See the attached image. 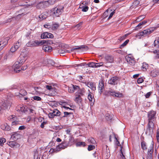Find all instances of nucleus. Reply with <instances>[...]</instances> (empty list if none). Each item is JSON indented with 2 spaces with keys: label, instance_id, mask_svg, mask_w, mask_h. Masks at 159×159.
I'll list each match as a JSON object with an SVG mask.
<instances>
[{
  "label": "nucleus",
  "instance_id": "obj_1",
  "mask_svg": "<svg viewBox=\"0 0 159 159\" xmlns=\"http://www.w3.org/2000/svg\"><path fill=\"white\" fill-rule=\"evenodd\" d=\"M53 41L50 40H30L26 44L28 47H36L41 46L43 44L50 45L53 44Z\"/></svg>",
  "mask_w": 159,
  "mask_h": 159
},
{
  "label": "nucleus",
  "instance_id": "obj_2",
  "mask_svg": "<svg viewBox=\"0 0 159 159\" xmlns=\"http://www.w3.org/2000/svg\"><path fill=\"white\" fill-rule=\"evenodd\" d=\"M154 126V123L153 122H148L147 128L145 133L148 135H152L153 134V128Z\"/></svg>",
  "mask_w": 159,
  "mask_h": 159
},
{
  "label": "nucleus",
  "instance_id": "obj_3",
  "mask_svg": "<svg viewBox=\"0 0 159 159\" xmlns=\"http://www.w3.org/2000/svg\"><path fill=\"white\" fill-rule=\"evenodd\" d=\"M63 7L61 8H59L55 7L51 10V14L53 17H58L60 15L63 11Z\"/></svg>",
  "mask_w": 159,
  "mask_h": 159
},
{
  "label": "nucleus",
  "instance_id": "obj_4",
  "mask_svg": "<svg viewBox=\"0 0 159 159\" xmlns=\"http://www.w3.org/2000/svg\"><path fill=\"white\" fill-rule=\"evenodd\" d=\"M23 63L18 60L16 61L12 66V68L14 72L16 73H19L20 71V68Z\"/></svg>",
  "mask_w": 159,
  "mask_h": 159
},
{
  "label": "nucleus",
  "instance_id": "obj_5",
  "mask_svg": "<svg viewBox=\"0 0 159 159\" xmlns=\"http://www.w3.org/2000/svg\"><path fill=\"white\" fill-rule=\"evenodd\" d=\"M81 49H84L86 50H88L89 48L86 45H82L80 46H75V47L72 48L70 51L65 49V52L70 53V52H73L75 50Z\"/></svg>",
  "mask_w": 159,
  "mask_h": 159
},
{
  "label": "nucleus",
  "instance_id": "obj_6",
  "mask_svg": "<svg viewBox=\"0 0 159 159\" xmlns=\"http://www.w3.org/2000/svg\"><path fill=\"white\" fill-rule=\"evenodd\" d=\"M156 112L154 111H151L148 114V122H153L156 119L155 115Z\"/></svg>",
  "mask_w": 159,
  "mask_h": 159
},
{
  "label": "nucleus",
  "instance_id": "obj_7",
  "mask_svg": "<svg viewBox=\"0 0 159 159\" xmlns=\"http://www.w3.org/2000/svg\"><path fill=\"white\" fill-rule=\"evenodd\" d=\"M8 40L9 38L7 37L2 39L0 41V50H2L7 44Z\"/></svg>",
  "mask_w": 159,
  "mask_h": 159
},
{
  "label": "nucleus",
  "instance_id": "obj_8",
  "mask_svg": "<svg viewBox=\"0 0 159 159\" xmlns=\"http://www.w3.org/2000/svg\"><path fill=\"white\" fill-rule=\"evenodd\" d=\"M62 143V142L61 144L57 145L56 148L53 149L51 148L49 152H57L61 150V149H64L65 148H64V145H63Z\"/></svg>",
  "mask_w": 159,
  "mask_h": 159
},
{
  "label": "nucleus",
  "instance_id": "obj_9",
  "mask_svg": "<svg viewBox=\"0 0 159 159\" xmlns=\"http://www.w3.org/2000/svg\"><path fill=\"white\" fill-rule=\"evenodd\" d=\"M120 80V78L116 76H114L108 81V83L109 84L115 85L117 84L118 81H119Z\"/></svg>",
  "mask_w": 159,
  "mask_h": 159
},
{
  "label": "nucleus",
  "instance_id": "obj_10",
  "mask_svg": "<svg viewBox=\"0 0 159 159\" xmlns=\"http://www.w3.org/2000/svg\"><path fill=\"white\" fill-rule=\"evenodd\" d=\"M104 80L102 79H101L99 81V85L98 86L99 93H101L102 92V90L104 89Z\"/></svg>",
  "mask_w": 159,
  "mask_h": 159
},
{
  "label": "nucleus",
  "instance_id": "obj_11",
  "mask_svg": "<svg viewBox=\"0 0 159 159\" xmlns=\"http://www.w3.org/2000/svg\"><path fill=\"white\" fill-rule=\"evenodd\" d=\"M21 135L19 134L17 132H13L11 135V138L14 140L16 141L21 138Z\"/></svg>",
  "mask_w": 159,
  "mask_h": 159
},
{
  "label": "nucleus",
  "instance_id": "obj_12",
  "mask_svg": "<svg viewBox=\"0 0 159 159\" xmlns=\"http://www.w3.org/2000/svg\"><path fill=\"white\" fill-rule=\"evenodd\" d=\"M104 58L106 63H112L114 61V57L111 56L107 55L105 56Z\"/></svg>",
  "mask_w": 159,
  "mask_h": 159
},
{
  "label": "nucleus",
  "instance_id": "obj_13",
  "mask_svg": "<svg viewBox=\"0 0 159 159\" xmlns=\"http://www.w3.org/2000/svg\"><path fill=\"white\" fill-rule=\"evenodd\" d=\"M0 105L2 106V109H5L8 108L10 107V104L8 103L7 101L5 102L4 100V101H2L1 102H0Z\"/></svg>",
  "mask_w": 159,
  "mask_h": 159
},
{
  "label": "nucleus",
  "instance_id": "obj_14",
  "mask_svg": "<svg viewBox=\"0 0 159 159\" xmlns=\"http://www.w3.org/2000/svg\"><path fill=\"white\" fill-rule=\"evenodd\" d=\"M44 44V45L43 46V50H44L45 52H51L52 50V47L46 44Z\"/></svg>",
  "mask_w": 159,
  "mask_h": 159
},
{
  "label": "nucleus",
  "instance_id": "obj_15",
  "mask_svg": "<svg viewBox=\"0 0 159 159\" xmlns=\"http://www.w3.org/2000/svg\"><path fill=\"white\" fill-rule=\"evenodd\" d=\"M28 58L27 55L26 54L23 55V54H21L19 58V60L22 63H24Z\"/></svg>",
  "mask_w": 159,
  "mask_h": 159
},
{
  "label": "nucleus",
  "instance_id": "obj_16",
  "mask_svg": "<svg viewBox=\"0 0 159 159\" xmlns=\"http://www.w3.org/2000/svg\"><path fill=\"white\" fill-rule=\"evenodd\" d=\"M16 110L20 112V111L24 113H25L26 112L28 111V109L27 107L25 106H23L22 107H20V109H18Z\"/></svg>",
  "mask_w": 159,
  "mask_h": 159
},
{
  "label": "nucleus",
  "instance_id": "obj_17",
  "mask_svg": "<svg viewBox=\"0 0 159 159\" xmlns=\"http://www.w3.org/2000/svg\"><path fill=\"white\" fill-rule=\"evenodd\" d=\"M86 85L93 90H96V87L94 84L92 82H87L86 83Z\"/></svg>",
  "mask_w": 159,
  "mask_h": 159
},
{
  "label": "nucleus",
  "instance_id": "obj_18",
  "mask_svg": "<svg viewBox=\"0 0 159 159\" xmlns=\"http://www.w3.org/2000/svg\"><path fill=\"white\" fill-rule=\"evenodd\" d=\"M159 74V73L157 70L153 69L151 71L150 75L151 76L153 77L157 76Z\"/></svg>",
  "mask_w": 159,
  "mask_h": 159
},
{
  "label": "nucleus",
  "instance_id": "obj_19",
  "mask_svg": "<svg viewBox=\"0 0 159 159\" xmlns=\"http://www.w3.org/2000/svg\"><path fill=\"white\" fill-rule=\"evenodd\" d=\"M105 118L108 121L111 122L113 118V115L107 113L105 115Z\"/></svg>",
  "mask_w": 159,
  "mask_h": 159
},
{
  "label": "nucleus",
  "instance_id": "obj_20",
  "mask_svg": "<svg viewBox=\"0 0 159 159\" xmlns=\"http://www.w3.org/2000/svg\"><path fill=\"white\" fill-rule=\"evenodd\" d=\"M78 92L76 93H75L76 94L80 95V96H83L84 95V94L85 93V90L84 88H82V89H80H80L78 91Z\"/></svg>",
  "mask_w": 159,
  "mask_h": 159
},
{
  "label": "nucleus",
  "instance_id": "obj_21",
  "mask_svg": "<svg viewBox=\"0 0 159 159\" xmlns=\"http://www.w3.org/2000/svg\"><path fill=\"white\" fill-rule=\"evenodd\" d=\"M75 101L77 103H80L82 100V98H81V96L80 95H77V94H75Z\"/></svg>",
  "mask_w": 159,
  "mask_h": 159
},
{
  "label": "nucleus",
  "instance_id": "obj_22",
  "mask_svg": "<svg viewBox=\"0 0 159 159\" xmlns=\"http://www.w3.org/2000/svg\"><path fill=\"white\" fill-rule=\"evenodd\" d=\"M147 21L146 20H144L142 21L141 22L139 23V24L136 27L134 30H138V28L140 29L141 28L140 27L141 26L143 25H145L147 23Z\"/></svg>",
  "mask_w": 159,
  "mask_h": 159
},
{
  "label": "nucleus",
  "instance_id": "obj_23",
  "mask_svg": "<svg viewBox=\"0 0 159 159\" xmlns=\"http://www.w3.org/2000/svg\"><path fill=\"white\" fill-rule=\"evenodd\" d=\"M7 144L8 145H9L10 147L11 148H13L14 147L16 146L19 144L16 142L15 141H10L7 143Z\"/></svg>",
  "mask_w": 159,
  "mask_h": 159
},
{
  "label": "nucleus",
  "instance_id": "obj_24",
  "mask_svg": "<svg viewBox=\"0 0 159 159\" xmlns=\"http://www.w3.org/2000/svg\"><path fill=\"white\" fill-rule=\"evenodd\" d=\"M41 5V6H43V7L45 8L49 6L48 2L47 1L44 2H40L38 4V5Z\"/></svg>",
  "mask_w": 159,
  "mask_h": 159
},
{
  "label": "nucleus",
  "instance_id": "obj_25",
  "mask_svg": "<svg viewBox=\"0 0 159 159\" xmlns=\"http://www.w3.org/2000/svg\"><path fill=\"white\" fill-rule=\"evenodd\" d=\"M47 14L46 12L43 13L39 16V18L41 20H44L47 17Z\"/></svg>",
  "mask_w": 159,
  "mask_h": 159
},
{
  "label": "nucleus",
  "instance_id": "obj_26",
  "mask_svg": "<svg viewBox=\"0 0 159 159\" xmlns=\"http://www.w3.org/2000/svg\"><path fill=\"white\" fill-rule=\"evenodd\" d=\"M64 114L63 116L66 117L67 118L70 116L72 117L74 116L73 113L72 112L65 111L64 112Z\"/></svg>",
  "mask_w": 159,
  "mask_h": 159
},
{
  "label": "nucleus",
  "instance_id": "obj_27",
  "mask_svg": "<svg viewBox=\"0 0 159 159\" xmlns=\"http://www.w3.org/2000/svg\"><path fill=\"white\" fill-rule=\"evenodd\" d=\"M141 147L142 149L143 150H147V145L146 143L143 141L141 143Z\"/></svg>",
  "mask_w": 159,
  "mask_h": 159
},
{
  "label": "nucleus",
  "instance_id": "obj_28",
  "mask_svg": "<svg viewBox=\"0 0 159 159\" xmlns=\"http://www.w3.org/2000/svg\"><path fill=\"white\" fill-rule=\"evenodd\" d=\"M51 111H54V115H55V116H61V112L57 109H55L52 110H51Z\"/></svg>",
  "mask_w": 159,
  "mask_h": 159
},
{
  "label": "nucleus",
  "instance_id": "obj_29",
  "mask_svg": "<svg viewBox=\"0 0 159 159\" xmlns=\"http://www.w3.org/2000/svg\"><path fill=\"white\" fill-rule=\"evenodd\" d=\"M74 141V137L71 135L69 137V140L68 143L70 146H71L73 144Z\"/></svg>",
  "mask_w": 159,
  "mask_h": 159
},
{
  "label": "nucleus",
  "instance_id": "obj_30",
  "mask_svg": "<svg viewBox=\"0 0 159 159\" xmlns=\"http://www.w3.org/2000/svg\"><path fill=\"white\" fill-rule=\"evenodd\" d=\"M106 92L107 93V94L113 97H115L116 93L112 89H110L109 90H108Z\"/></svg>",
  "mask_w": 159,
  "mask_h": 159
},
{
  "label": "nucleus",
  "instance_id": "obj_31",
  "mask_svg": "<svg viewBox=\"0 0 159 159\" xmlns=\"http://www.w3.org/2000/svg\"><path fill=\"white\" fill-rule=\"evenodd\" d=\"M86 145V144L84 142H78L76 144L77 147H84Z\"/></svg>",
  "mask_w": 159,
  "mask_h": 159
},
{
  "label": "nucleus",
  "instance_id": "obj_32",
  "mask_svg": "<svg viewBox=\"0 0 159 159\" xmlns=\"http://www.w3.org/2000/svg\"><path fill=\"white\" fill-rule=\"evenodd\" d=\"M147 34L148 35L147 33L146 30H143V31H142L139 33H138V34L136 35L137 36H142L144 35Z\"/></svg>",
  "mask_w": 159,
  "mask_h": 159
},
{
  "label": "nucleus",
  "instance_id": "obj_33",
  "mask_svg": "<svg viewBox=\"0 0 159 159\" xmlns=\"http://www.w3.org/2000/svg\"><path fill=\"white\" fill-rule=\"evenodd\" d=\"M20 92L21 97L24 96L27 94V92L24 89H20Z\"/></svg>",
  "mask_w": 159,
  "mask_h": 159
},
{
  "label": "nucleus",
  "instance_id": "obj_34",
  "mask_svg": "<svg viewBox=\"0 0 159 159\" xmlns=\"http://www.w3.org/2000/svg\"><path fill=\"white\" fill-rule=\"evenodd\" d=\"M155 29L156 28L152 27L150 28L149 29H146V30L147 33L148 35H149L152 33L153 31L155 30Z\"/></svg>",
  "mask_w": 159,
  "mask_h": 159
},
{
  "label": "nucleus",
  "instance_id": "obj_35",
  "mask_svg": "<svg viewBox=\"0 0 159 159\" xmlns=\"http://www.w3.org/2000/svg\"><path fill=\"white\" fill-rule=\"evenodd\" d=\"M154 151V144L152 143L148 150V152L152 153Z\"/></svg>",
  "mask_w": 159,
  "mask_h": 159
},
{
  "label": "nucleus",
  "instance_id": "obj_36",
  "mask_svg": "<svg viewBox=\"0 0 159 159\" xmlns=\"http://www.w3.org/2000/svg\"><path fill=\"white\" fill-rule=\"evenodd\" d=\"M59 26V24L57 23H55L54 24H52L51 27L52 29L53 30H56L58 28Z\"/></svg>",
  "mask_w": 159,
  "mask_h": 159
},
{
  "label": "nucleus",
  "instance_id": "obj_37",
  "mask_svg": "<svg viewBox=\"0 0 159 159\" xmlns=\"http://www.w3.org/2000/svg\"><path fill=\"white\" fill-rule=\"evenodd\" d=\"M148 65L146 63H143V65L142 66V68H143V71H146V70L147 69H148Z\"/></svg>",
  "mask_w": 159,
  "mask_h": 159
},
{
  "label": "nucleus",
  "instance_id": "obj_38",
  "mask_svg": "<svg viewBox=\"0 0 159 159\" xmlns=\"http://www.w3.org/2000/svg\"><path fill=\"white\" fill-rule=\"evenodd\" d=\"M145 15H141L140 16H139V17H138L137 19L136 20L137 22H139L143 19L144 18H145Z\"/></svg>",
  "mask_w": 159,
  "mask_h": 159
},
{
  "label": "nucleus",
  "instance_id": "obj_39",
  "mask_svg": "<svg viewBox=\"0 0 159 159\" xmlns=\"http://www.w3.org/2000/svg\"><path fill=\"white\" fill-rule=\"evenodd\" d=\"M129 42V39L126 40L123 43L120 45V48H122L125 46Z\"/></svg>",
  "mask_w": 159,
  "mask_h": 159
},
{
  "label": "nucleus",
  "instance_id": "obj_40",
  "mask_svg": "<svg viewBox=\"0 0 159 159\" xmlns=\"http://www.w3.org/2000/svg\"><path fill=\"white\" fill-rule=\"evenodd\" d=\"M47 32H44L41 34V38L42 39L48 38Z\"/></svg>",
  "mask_w": 159,
  "mask_h": 159
},
{
  "label": "nucleus",
  "instance_id": "obj_41",
  "mask_svg": "<svg viewBox=\"0 0 159 159\" xmlns=\"http://www.w3.org/2000/svg\"><path fill=\"white\" fill-rule=\"evenodd\" d=\"M86 64V66H88L89 67L93 68L95 67V66H96L95 63L93 62H89Z\"/></svg>",
  "mask_w": 159,
  "mask_h": 159
},
{
  "label": "nucleus",
  "instance_id": "obj_42",
  "mask_svg": "<svg viewBox=\"0 0 159 159\" xmlns=\"http://www.w3.org/2000/svg\"><path fill=\"white\" fill-rule=\"evenodd\" d=\"M147 159H152L153 153L147 152V156H146Z\"/></svg>",
  "mask_w": 159,
  "mask_h": 159
},
{
  "label": "nucleus",
  "instance_id": "obj_43",
  "mask_svg": "<svg viewBox=\"0 0 159 159\" xmlns=\"http://www.w3.org/2000/svg\"><path fill=\"white\" fill-rule=\"evenodd\" d=\"M68 91L70 93H73L74 92V89L73 88L72 84H71V86L69 87Z\"/></svg>",
  "mask_w": 159,
  "mask_h": 159
},
{
  "label": "nucleus",
  "instance_id": "obj_44",
  "mask_svg": "<svg viewBox=\"0 0 159 159\" xmlns=\"http://www.w3.org/2000/svg\"><path fill=\"white\" fill-rule=\"evenodd\" d=\"M52 112L49 113L48 115V116L50 118H53L55 116V115H54V111H52Z\"/></svg>",
  "mask_w": 159,
  "mask_h": 159
},
{
  "label": "nucleus",
  "instance_id": "obj_45",
  "mask_svg": "<svg viewBox=\"0 0 159 159\" xmlns=\"http://www.w3.org/2000/svg\"><path fill=\"white\" fill-rule=\"evenodd\" d=\"M115 138L116 140V144L118 146H121L120 144V143L117 139V138L116 136V135H115Z\"/></svg>",
  "mask_w": 159,
  "mask_h": 159
},
{
  "label": "nucleus",
  "instance_id": "obj_46",
  "mask_svg": "<svg viewBox=\"0 0 159 159\" xmlns=\"http://www.w3.org/2000/svg\"><path fill=\"white\" fill-rule=\"evenodd\" d=\"M125 34V35L123 36L122 37H120V38L119 39V40H120V41H121L122 40H124L125 39L127 36L129 34Z\"/></svg>",
  "mask_w": 159,
  "mask_h": 159
},
{
  "label": "nucleus",
  "instance_id": "obj_47",
  "mask_svg": "<svg viewBox=\"0 0 159 159\" xmlns=\"http://www.w3.org/2000/svg\"><path fill=\"white\" fill-rule=\"evenodd\" d=\"M6 141V139L4 138H0V145L2 146L3 144V143Z\"/></svg>",
  "mask_w": 159,
  "mask_h": 159
},
{
  "label": "nucleus",
  "instance_id": "obj_48",
  "mask_svg": "<svg viewBox=\"0 0 159 159\" xmlns=\"http://www.w3.org/2000/svg\"><path fill=\"white\" fill-rule=\"evenodd\" d=\"M89 142L91 143L92 144H94L96 142L94 139L93 138H90L88 140Z\"/></svg>",
  "mask_w": 159,
  "mask_h": 159
},
{
  "label": "nucleus",
  "instance_id": "obj_49",
  "mask_svg": "<svg viewBox=\"0 0 159 159\" xmlns=\"http://www.w3.org/2000/svg\"><path fill=\"white\" fill-rule=\"evenodd\" d=\"M95 148V146L94 145H89L88 146V150L89 151L92 150Z\"/></svg>",
  "mask_w": 159,
  "mask_h": 159
},
{
  "label": "nucleus",
  "instance_id": "obj_50",
  "mask_svg": "<svg viewBox=\"0 0 159 159\" xmlns=\"http://www.w3.org/2000/svg\"><path fill=\"white\" fill-rule=\"evenodd\" d=\"M122 95L123 94L122 93H120V92H118L116 93L115 97H116L117 98H121L122 97Z\"/></svg>",
  "mask_w": 159,
  "mask_h": 159
},
{
  "label": "nucleus",
  "instance_id": "obj_51",
  "mask_svg": "<svg viewBox=\"0 0 159 159\" xmlns=\"http://www.w3.org/2000/svg\"><path fill=\"white\" fill-rule=\"evenodd\" d=\"M62 144L64 145V148H66L68 146H70L68 144V143H67L65 140H64L62 142Z\"/></svg>",
  "mask_w": 159,
  "mask_h": 159
},
{
  "label": "nucleus",
  "instance_id": "obj_52",
  "mask_svg": "<svg viewBox=\"0 0 159 159\" xmlns=\"http://www.w3.org/2000/svg\"><path fill=\"white\" fill-rule=\"evenodd\" d=\"M21 87L18 85H14L12 86L11 87V88L12 89H17L19 90L20 89Z\"/></svg>",
  "mask_w": 159,
  "mask_h": 159
},
{
  "label": "nucleus",
  "instance_id": "obj_53",
  "mask_svg": "<svg viewBox=\"0 0 159 159\" xmlns=\"http://www.w3.org/2000/svg\"><path fill=\"white\" fill-rule=\"evenodd\" d=\"M52 102H51L49 104V105L50 106H51L52 107L55 106L56 107V104L57 105V104L58 103L56 101H52Z\"/></svg>",
  "mask_w": 159,
  "mask_h": 159
},
{
  "label": "nucleus",
  "instance_id": "obj_54",
  "mask_svg": "<svg viewBox=\"0 0 159 159\" xmlns=\"http://www.w3.org/2000/svg\"><path fill=\"white\" fill-rule=\"evenodd\" d=\"M73 88L74 89V91H77L80 89V87L77 85H74L73 84Z\"/></svg>",
  "mask_w": 159,
  "mask_h": 159
},
{
  "label": "nucleus",
  "instance_id": "obj_55",
  "mask_svg": "<svg viewBox=\"0 0 159 159\" xmlns=\"http://www.w3.org/2000/svg\"><path fill=\"white\" fill-rule=\"evenodd\" d=\"M156 138L157 142L159 143V129L157 130Z\"/></svg>",
  "mask_w": 159,
  "mask_h": 159
},
{
  "label": "nucleus",
  "instance_id": "obj_56",
  "mask_svg": "<svg viewBox=\"0 0 159 159\" xmlns=\"http://www.w3.org/2000/svg\"><path fill=\"white\" fill-rule=\"evenodd\" d=\"M33 98L35 100L41 101V98L39 96H35Z\"/></svg>",
  "mask_w": 159,
  "mask_h": 159
},
{
  "label": "nucleus",
  "instance_id": "obj_57",
  "mask_svg": "<svg viewBox=\"0 0 159 159\" xmlns=\"http://www.w3.org/2000/svg\"><path fill=\"white\" fill-rule=\"evenodd\" d=\"M88 98L90 102H93V100H94L92 98V96L90 94H89L88 95ZM94 100H93V102Z\"/></svg>",
  "mask_w": 159,
  "mask_h": 159
},
{
  "label": "nucleus",
  "instance_id": "obj_58",
  "mask_svg": "<svg viewBox=\"0 0 159 159\" xmlns=\"http://www.w3.org/2000/svg\"><path fill=\"white\" fill-rule=\"evenodd\" d=\"M83 23V22H81L79 23L78 24H77L75 26V27H76L78 29L80 28V27H81V26L82 25Z\"/></svg>",
  "mask_w": 159,
  "mask_h": 159
},
{
  "label": "nucleus",
  "instance_id": "obj_59",
  "mask_svg": "<svg viewBox=\"0 0 159 159\" xmlns=\"http://www.w3.org/2000/svg\"><path fill=\"white\" fill-rule=\"evenodd\" d=\"M47 1L48 2L49 6L53 5L55 3V2L54 0H48Z\"/></svg>",
  "mask_w": 159,
  "mask_h": 159
},
{
  "label": "nucleus",
  "instance_id": "obj_60",
  "mask_svg": "<svg viewBox=\"0 0 159 159\" xmlns=\"http://www.w3.org/2000/svg\"><path fill=\"white\" fill-rule=\"evenodd\" d=\"M89 7L88 6H84L83 8L82 9V11L83 12H86L87 11Z\"/></svg>",
  "mask_w": 159,
  "mask_h": 159
},
{
  "label": "nucleus",
  "instance_id": "obj_61",
  "mask_svg": "<svg viewBox=\"0 0 159 159\" xmlns=\"http://www.w3.org/2000/svg\"><path fill=\"white\" fill-rule=\"evenodd\" d=\"M47 34L48 36V38H53L54 37V36L51 33L48 32Z\"/></svg>",
  "mask_w": 159,
  "mask_h": 159
},
{
  "label": "nucleus",
  "instance_id": "obj_62",
  "mask_svg": "<svg viewBox=\"0 0 159 159\" xmlns=\"http://www.w3.org/2000/svg\"><path fill=\"white\" fill-rule=\"evenodd\" d=\"M143 79L141 77L138 79L137 80V82L138 84H140L143 82Z\"/></svg>",
  "mask_w": 159,
  "mask_h": 159
},
{
  "label": "nucleus",
  "instance_id": "obj_63",
  "mask_svg": "<svg viewBox=\"0 0 159 159\" xmlns=\"http://www.w3.org/2000/svg\"><path fill=\"white\" fill-rule=\"evenodd\" d=\"M155 41H156V42L157 43V48H159V37H157L155 39Z\"/></svg>",
  "mask_w": 159,
  "mask_h": 159
},
{
  "label": "nucleus",
  "instance_id": "obj_64",
  "mask_svg": "<svg viewBox=\"0 0 159 159\" xmlns=\"http://www.w3.org/2000/svg\"><path fill=\"white\" fill-rule=\"evenodd\" d=\"M46 88L49 90H51L52 89H53V88L51 86L49 85H46Z\"/></svg>",
  "mask_w": 159,
  "mask_h": 159
}]
</instances>
